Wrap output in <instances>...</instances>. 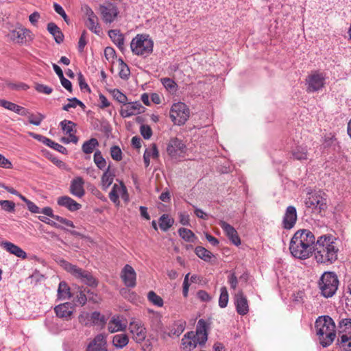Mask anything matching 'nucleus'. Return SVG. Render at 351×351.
<instances>
[{
    "label": "nucleus",
    "mask_w": 351,
    "mask_h": 351,
    "mask_svg": "<svg viewBox=\"0 0 351 351\" xmlns=\"http://www.w3.org/2000/svg\"><path fill=\"white\" fill-rule=\"evenodd\" d=\"M315 243V237L311 231L299 230L290 241L289 250L294 257L306 259L312 254Z\"/></svg>",
    "instance_id": "nucleus-1"
},
{
    "label": "nucleus",
    "mask_w": 351,
    "mask_h": 351,
    "mask_svg": "<svg viewBox=\"0 0 351 351\" xmlns=\"http://www.w3.org/2000/svg\"><path fill=\"white\" fill-rule=\"evenodd\" d=\"M313 252L318 263H333L337 259L339 252L336 239L332 235L320 236L315 244Z\"/></svg>",
    "instance_id": "nucleus-2"
},
{
    "label": "nucleus",
    "mask_w": 351,
    "mask_h": 351,
    "mask_svg": "<svg viewBox=\"0 0 351 351\" xmlns=\"http://www.w3.org/2000/svg\"><path fill=\"white\" fill-rule=\"evenodd\" d=\"M315 328L319 343L324 348H326L332 343L336 337V326L330 316H319L315 321Z\"/></svg>",
    "instance_id": "nucleus-3"
},
{
    "label": "nucleus",
    "mask_w": 351,
    "mask_h": 351,
    "mask_svg": "<svg viewBox=\"0 0 351 351\" xmlns=\"http://www.w3.org/2000/svg\"><path fill=\"white\" fill-rule=\"evenodd\" d=\"M60 263V265L67 272L82 282L92 287H96L97 286L98 281L90 271L83 269L75 265H73L65 260H61Z\"/></svg>",
    "instance_id": "nucleus-4"
},
{
    "label": "nucleus",
    "mask_w": 351,
    "mask_h": 351,
    "mask_svg": "<svg viewBox=\"0 0 351 351\" xmlns=\"http://www.w3.org/2000/svg\"><path fill=\"white\" fill-rule=\"evenodd\" d=\"M320 293L324 298L332 297L339 287V280L335 273L326 271L320 277L318 282Z\"/></svg>",
    "instance_id": "nucleus-5"
},
{
    "label": "nucleus",
    "mask_w": 351,
    "mask_h": 351,
    "mask_svg": "<svg viewBox=\"0 0 351 351\" xmlns=\"http://www.w3.org/2000/svg\"><path fill=\"white\" fill-rule=\"evenodd\" d=\"M154 42L147 34H137L130 43L132 53L136 56L147 57L153 51Z\"/></svg>",
    "instance_id": "nucleus-6"
},
{
    "label": "nucleus",
    "mask_w": 351,
    "mask_h": 351,
    "mask_svg": "<svg viewBox=\"0 0 351 351\" xmlns=\"http://www.w3.org/2000/svg\"><path fill=\"white\" fill-rule=\"evenodd\" d=\"M189 114V109L184 103H175L171 108L170 118L176 125H184L188 120Z\"/></svg>",
    "instance_id": "nucleus-7"
},
{
    "label": "nucleus",
    "mask_w": 351,
    "mask_h": 351,
    "mask_svg": "<svg viewBox=\"0 0 351 351\" xmlns=\"http://www.w3.org/2000/svg\"><path fill=\"white\" fill-rule=\"evenodd\" d=\"M326 75L318 71H313L305 80L306 92L308 93L321 90L325 86Z\"/></svg>",
    "instance_id": "nucleus-8"
},
{
    "label": "nucleus",
    "mask_w": 351,
    "mask_h": 351,
    "mask_svg": "<svg viewBox=\"0 0 351 351\" xmlns=\"http://www.w3.org/2000/svg\"><path fill=\"white\" fill-rule=\"evenodd\" d=\"M306 207L320 213L327 208V200L320 193H310L305 200Z\"/></svg>",
    "instance_id": "nucleus-9"
},
{
    "label": "nucleus",
    "mask_w": 351,
    "mask_h": 351,
    "mask_svg": "<svg viewBox=\"0 0 351 351\" xmlns=\"http://www.w3.org/2000/svg\"><path fill=\"white\" fill-rule=\"evenodd\" d=\"M129 330L136 342L141 343L145 339L147 331L141 321L136 319L131 321L129 325Z\"/></svg>",
    "instance_id": "nucleus-10"
},
{
    "label": "nucleus",
    "mask_w": 351,
    "mask_h": 351,
    "mask_svg": "<svg viewBox=\"0 0 351 351\" xmlns=\"http://www.w3.org/2000/svg\"><path fill=\"white\" fill-rule=\"evenodd\" d=\"M167 154H184L186 152L185 141L178 137L171 138L166 143Z\"/></svg>",
    "instance_id": "nucleus-11"
},
{
    "label": "nucleus",
    "mask_w": 351,
    "mask_h": 351,
    "mask_svg": "<svg viewBox=\"0 0 351 351\" xmlns=\"http://www.w3.org/2000/svg\"><path fill=\"white\" fill-rule=\"evenodd\" d=\"M297 219L298 215L295 207L289 206L282 217V227L285 230H291L295 226Z\"/></svg>",
    "instance_id": "nucleus-12"
},
{
    "label": "nucleus",
    "mask_w": 351,
    "mask_h": 351,
    "mask_svg": "<svg viewBox=\"0 0 351 351\" xmlns=\"http://www.w3.org/2000/svg\"><path fill=\"white\" fill-rule=\"evenodd\" d=\"M124 285L128 288H134L136 285V274L134 268L126 264L120 274Z\"/></svg>",
    "instance_id": "nucleus-13"
},
{
    "label": "nucleus",
    "mask_w": 351,
    "mask_h": 351,
    "mask_svg": "<svg viewBox=\"0 0 351 351\" xmlns=\"http://www.w3.org/2000/svg\"><path fill=\"white\" fill-rule=\"evenodd\" d=\"M75 309V307L73 304L71 302H64L56 306L54 308V312L58 317L69 321L72 319Z\"/></svg>",
    "instance_id": "nucleus-14"
},
{
    "label": "nucleus",
    "mask_w": 351,
    "mask_h": 351,
    "mask_svg": "<svg viewBox=\"0 0 351 351\" xmlns=\"http://www.w3.org/2000/svg\"><path fill=\"white\" fill-rule=\"evenodd\" d=\"M145 111V107L142 106L140 101L128 102L123 104L120 111L122 117H130L134 114H138Z\"/></svg>",
    "instance_id": "nucleus-15"
},
{
    "label": "nucleus",
    "mask_w": 351,
    "mask_h": 351,
    "mask_svg": "<svg viewBox=\"0 0 351 351\" xmlns=\"http://www.w3.org/2000/svg\"><path fill=\"white\" fill-rule=\"evenodd\" d=\"M85 351H108L106 335L98 334L87 345Z\"/></svg>",
    "instance_id": "nucleus-16"
},
{
    "label": "nucleus",
    "mask_w": 351,
    "mask_h": 351,
    "mask_svg": "<svg viewBox=\"0 0 351 351\" xmlns=\"http://www.w3.org/2000/svg\"><path fill=\"white\" fill-rule=\"evenodd\" d=\"M99 10L102 19L106 23H112L119 14L117 6L110 3L106 5H100Z\"/></svg>",
    "instance_id": "nucleus-17"
},
{
    "label": "nucleus",
    "mask_w": 351,
    "mask_h": 351,
    "mask_svg": "<svg viewBox=\"0 0 351 351\" xmlns=\"http://www.w3.org/2000/svg\"><path fill=\"white\" fill-rule=\"evenodd\" d=\"M208 324L203 319H200L197 324L195 336L200 346H204L208 340Z\"/></svg>",
    "instance_id": "nucleus-18"
},
{
    "label": "nucleus",
    "mask_w": 351,
    "mask_h": 351,
    "mask_svg": "<svg viewBox=\"0 0 351 351\" xmlns=\"http://www.w3.org/2000/svg\"><path fill=\"white\" fill-rule=\"evenodd\" d=\"M323 152L331 153L340 152V146L337 139L332 134L325 136L324 141L322 145Z\"/></svg>",
    "instance_id": "nucleus-19"
},
{
    "label": "nucleus",
    "mask_w": 351,
    "mask_h": 351,
    "mask_svg": "<svg viewBox=\"0 0 351 351\" xmlns=\"http://www.w3.org/2000/svg\"><path fill=\"white\" fill-rule=\"evenodd\" d=\"M29 32L21 26L15 27L10 30L8 36L14 42L23 43Z\"/></svg>",
    "instance_id": "nucleus-20"
},
{
    "label": "nucleus",
    "mask_w": 351,
    "mask_h": 351,
    "mask_svg": "<svg viewBox=\"0 0 351 351\" xmlns=\"http://www.w3.org/2000/svg\"><path fill=\"white\" fill-rule=\"evenodd\" d=\"M199 344L193 331L186 332L182 339L181 348L184 351H191Z\"/></svg>",
    "instance_id": "nucleus-21"
},
{
    "label": "nucleus",
    "mask_w": 351,
    "mask_h": 351,
    "mask_svg": "<svg viewBox=\"0 0 351 351\" xmlns=\"http://www.w3.org/2000/svg\"><path fill=\"white\" fill-rule=\"evenodd\" d=\"M60 125L63 132L69 134V137H67V142L76 143L78 141L77 137L75 135L76 131L74 128H75L76 124L71 121L64 119L60 123Z\"/></svg>",
    "instance_id": "nucleus-22"
},
{
    "label": "nucleus",
    "mask_w": 351,
    "mask_h": 351,
    "mask_svg": "<svg viewBox=\"0 0 351 351\" xmlns=\"http://www.w3.org/2000/svg\"><path fill=\"white\" fill-rule=\"evenodd\" d=\"M84 184V182L82 178L77 177L73 179L70 185V193L77 197H82L85 194Z\"/></svg>",
    "instance_id": "nucleus-23"
},
{
    "label": "nucleus",
    "mask_w": 351,
    "mask_h": 351,
    "mask_svg": "<svg viewBox=\"0 0 351 351\" xmlns=\"http://www.w3.org/2000/svg\"><path fill=\"white\" fill-rule=\"evenodd\" d=\"M57 204L60 206L64 207L71 212L77 211L82 208L80 204L66 195L59 197L57 199Z\"/></svg>",
    "instance_id": "nucleus-24"
},
{
    "label": "nucleus",
    "mask_w": 351,
    "mask_h": 351,
    "mask_svg": "<svg viewBox=\"0 0 351 351\" xmlns=\"http://www.w3.org/2000/svg\"><path fill=\"white\" fill-rule=\"evenodd\" d=\"M338 332L342 342L351 338V319H342L339 322Z\"/></svg>",
    "instance_id": "nucleus-25"
},
{
    "label": "nucleus",
    "mask_w": 351,
    "mask_h": 351,
    "mask_svg": "<svg viewBox=\"0 0 351 351\" xmlns=\"http://www.w3.org/2000/svg\"><path fill=\"white\" fill-rule=\"evenodd\" d=\"M1 247L7 252L16 256L25 259L27 258V253L19 246L11 243L10 241H2L1 243Z\"/></svg>",
    "instance_id": "nucleus-26"
},
{
    "label": "nucleus",
    "mask_w": 351,
    "mask_h": 351,
    "mask_svg": "<svg viewBox=\"0 0 351 351\" xmlns=\"http://www.w3.org/2000/svg\"><path fill=\"white\" fill-rule=\"evenodd\" d=\"M126 327V323L122 322L119 316H113L108 324V330L110 333L123 331Z\"/></svg>",
    "instance_id": "nucleus-27"
},
{
    "label": "nucleus",
    "mask_w": 351,
    "mask_h": 351,
    "mask_svg": "<svg viewBox=\"0 0 351 351\" xmlns=\"http://www.w3.org/2000/svg\"><path fill=\"white\" fill-rule=\"evenodd\" d=\"M219 225L234 245H238L241 243V240L237 235V232L232 226L225 221H221Z\"/></svg>",
    "instance_id": "nucleus-28"
},
{
    "label": "nucleus",
    "mask_w": 351,
    "mask_h": 351,
    "mask_svg": "<svg viewBox=\"0 0 351 351\" xmlns=\"http://www.w3.org/2000/svg\"><path fill=\"white\" fill-rule=\"evenodd\" d=\"M35 138L38 139L40 142L45 144V145L51 147L55 151L60 152V154H65V152H66V149L64 147L44 136H42L40 134H36Z\"/></svg>",
    "instance_id": "nucleus-29"
},
{
    "label": "nucleus",
    "mask_w": 351,
    "mask_h": 351,
    "mask_svg": "<svg viewBox=\"0 0 351 351\" xmlns=\"http://www.w3.org/2000/svg\"><path fill=\"white\" fill-rule=\"evenodd\" d=\"M108 36L111 40L117 45L121 51L124 49V36L119 29H110L108 31Z\"/></svg>",
    "instance_id": "nucleus-30"
},
{
    "label": "nucleus",
    "mask_w": 351,
    "mask_h": 351,
    "mask_svg": "<svg viewBox=\"0 0 351 351\" xmlns=\"http://www.w3.org/2000/svg\"><path fill=\"white\" fill-rule=\"evenodd\" d=\"M47 31L51 34L58 44H60L64 40V34L62 32L60 28L53 22H50L47 24Z\"/></svg>",
    "instance_id": "nucleus-31"
},
{
    "label": "nucleus",
    "mask_w": 351,
    "mask_h": 351,
    "mask_svg": "<svg viewBox=\"0 0 351 351\" xmlns=\"http://www.w3.org/2000/svg\"><path fill=\"white\" fill-rule=\"evenodd\" d=\"M38 219L40 221H41L42 222H44L52 227H54L56 228H58V229H61V230H63L64 231H66V232H69L71 235L73 236H75V237H80L82 236V234L75 231V230H69L65 228H64L63 226L59 225L58 223H57L56 222L53 221V220H51L50 219H49L48 217H45V216H38Z\"/></svg>",
    "instance_id": "nucleus-32"
},
{
    "label": "nucleus",
    "mask_w": 351,
    "mask_h": 351,
    "mask_svg": "<svg viewBox=\"0 0 351 351\" xmlns=\"http://www.w3.org/2000/svg\"><path fill=\"white\" fill-rule=\"evenodd\" d=\"M186 322L182 320L175 322L170 327L168 335L172 336H180L185 329Z\"/></svg>",
    "instance_id": "nucleus-33"
},
{
    "label": "nucleus",
    "mask_w": 351,
    "mask_h": 351,
    "mask_svg": "<svg viewBox=\"0 0 351 351\" xmlns=\"http://www.w3.org/2000/svg\"><path fill=\"white\" fill-rule=\"evenodd\" d=\"M58 298L60 300H66L71 298L70 287L65 281H61L59 283Z\"/></svg>",
    "instance_id": "nucleus-34"
},
{
    "label": "nucleus",
    "mask_w": 351,
    "mask_h": 351,
    "mask_svg": "<svg viewBox=\"0 0 351 351\" xmlns=\"http://www.w3.org/2000/svg\"><path fill=\"white\" fill-rule=\"evenodd\" d=\"M123 193L126 194V188L124 185L121 184L120 186L114 184L111 191L109 193L110 199L117 204L119 203V193Z\"/></svg>",
    "instance_id": "nucleus-35"
},
{
    "label": "nucleus",
    "mask_w": 351,
    "mask_h": 351,
    "mask_svg": "<svg viewBox=\"0 0 351 351\" xmlns=\"http://www.w3.org/2000/svg\"><path fill=\"white\" fill-rule=\"evenodd\" d=\"M129 338L126 334L121 333L113 336L112 344L117 348H123L128 345Z\"/></svg>",
    "instance_id": "nucleus-36"
},
{
    "label": "nucleus",
    "mask_w": 351,
    "mask_h": 351,
    "mask_svg": "<svg viewBox=\"0 0 351 351\" xmlns=\"http://www.w3.org/2000/svg\"><path fill=\"white\" fill-rule=\"evenodd\" d=\"M85 25L89 30L97 35L101 32V27L99 24L98 17L88 18L85 21Z\"/></svg>",
    "instance_id": "nucleus-37"
},
{
    "label": "nucleus",
    "mask_w": 351,
    "mask_h": 351,
    "mask_svg": "<svg viewBox=\"0 0 351 351\" xmlns=\"http://www.w3.org/2000/svg\"><path fill=\"white\" fill-rule=\"evenodd\" d=\"M174 219L167 214H163L159 218L160 228L164 231H167L173 224Z\"/></svg>",
    "instance_id": "nucleus-38"
},
{
    "label": "nucleus",
    "mask_w": 351,
    "mask_h": 351,
    "mask_svg": "<svg viewBox=\"0 0 351 351\" xmlns=\"http://www.w3.org/2000/svg\"><path fill=\"white\" fill-rule=\"evenodd\" d=\"M98 145V141L95 138H92L83 143L82 151L84 154H92L95 148Z\"/></svg>",
    "instance_id": "nucleus-39"
},
{
    "label": "nucleus",
    "mask_w": 351,
    "mask_h": 351,
    "mask_svg": "<svg viewBox=\"0 0 351 351\" xmlns=\"http://www.w3.org/2000/svg\"><path fill=\"white\" fill-rule=\"evenodd\" d=\"M195 253L199 258L204 261H209L213 256L210 251L202 246L196 247L195 249Z\"/></svg>",
    "instance_id": "nucleus-40"
},
{
    "label": "nucleus",
    "mask_w": 351,
    "mask_h": 351,
    "mask_svg": "<svg viewBox=\"0 0 351 351\" xmlns=\"http://www.w3.org/2000/svg\"><path fill=\"white\" fill-rule=\"evenodd\" d=\"M119 75L123 80H128L130 75V71L128 66L123 62L121 58L119 59Z\"/></svg>",
    "instance_id": "nucleus-41"
},
{
    "label": "nucleus",
    "mask_w": 351,
    "mask_h": 351,
    "mask_svg": "<svg viewBox=\"0 0 351 351\" xmlns=\"http://www.w3.org/2000/svg\"><path fill=\"white\" fill-rule=\"evenodd\" d=\"M161 82L164 87L169 92L174 93L176 91L178 85L173 80L165 77L161 79Z\"/></svg>",
    "instance_id": "nucleus-42"
},
{
    "label": "nucleus",
    "mask_w": 351,
    "mask_h": 351,
    "mask_svg": "<svg viewBox=\"0 0 351 351\" xmlns=\"http://www.w3.org/2000/svg\"><path fill=\"white\" fill-rule=\"evenodd\" d=\"M228 302V293L226 287H222L220 289V295L219 298V306L221 308L227 306Z\"/></svg>",
    "instance_id": "nucleus-43"
},
{
    "label": "nucleus",
    "mask_w": 351,
    "mask_h": 351,
    "mask_svg": "<svg viewBox=\"0 0 351 351\" xmlns=\"http://www.w3.org/2000/svg\"><path fill=\"white\" fill-rule=\"evenodd\" d=\"M68 101H69V103L63 106L62 107V110L65 111H69V108H75L77 107V106H79L82 108H85V105L84 104V103L82 102L78 99H77L76 97L69 98L68 99Z\"/></svg>",
    "instance_id": "nucleus-44"
},
{
    "label": "nucleus",
    "mask_w": 351,
    "mask_h": 351,
    "mask_svg": "<svg viewBox=\"0 0 351 351\" xmlns=\"http://www.w3.org/2000/svg\"><path fill=\"white\" fill-rule=\"evenodd\" d=\"M147 298L153 304L161 307L163 306V300L154 291H150L147 294Z\"/></svg>",
    "instance_id": "nucleus-45"
},
{
    "label": "nucleus",
    "mask_w": 351,
    "mask_h": 351,
    "mask_svg": "<svg viewBox=\"0 0 351 351\" xmlns=\"http://www.w3.org/2000/svg\"><path fill=\"white\" fill-rule=\"evenodd\" d=\"M114 176L108 171H106L101 177V186L104 190H106L112 183Z\"/></svg>",
    "instance_id": "nucleus-46"
},
{
    "label": "nucleus",
    "mask_w": 351,
    "mask_h": 351,
    "mask_svg": "<svg viewBox=\"0 0 351 351\" xmlns=\"http://www.w3.org/2000/svg\"><path fill=\"white\" fill-rule=\"evenodd\" d=\"M179 235L185 241L193 242V238L195 237L194 233L189 229L180 228L178 230Z\"/></svg>",
    "instance_id": "nucleus-47"
},
{
    "label": "nucleus",
    "mask_w": 351,
    "mask_h": 351,
    "mask_svg": "<svg viewBox=\"0 0 351 351\" xmlns=\"http://www.w3.org/2000/svg\"><path fill=\"white\" fill-rule=\"evenodd\" d=\"M1 208L6 212L14 213L15 211V204L10 200H0Z\"/></svg>",
    "instance_id": "nucleus-48"
},
{
    "label": "nucleus",
    "mask_w": 351,
    "mask_h": 351,
    "mask_svg": "<svg viewBox=\"0 0 351 351\" xmlns=\"http://www.w3.org/2000/svg\"><path fill=\"white\" fill-rule=\"evenodd\" d=\"M113 97L121 104H125L128 101V97L125 94L121 93L119 89H114L112 91Z\"/></svg>",
    "instance_id": "nucleus-49"
},
{
    "label": "nucleus",
    "mask_w": 351,
    "mask_h": 351,
    "mask_svg": "<svg viewBox=\"0 0 351 351\" xmlns=\"http://www.w3.org/2000/svg\"><path fill=\"white\" fill-rule=\"evenodd\" d=\"M45 117L41 114H38L37 115H34L32 113L29 114L28 116V121L31 124H33L34 125H40L42 121L44 119Z\"/></svg>",
    "instance_id": "nucleus-50"
},
{
    "label": "nucleus",
    "mask_w": 351,
    "mask_h": 351,
    "mask_svg": "<svg viewBox=\"0 0 351 351\" xmlns=\"http://www.w3.org/2000/svg\"><path fill=\"white\" fill-rule=\"evenodd\" d=\"M34 88L37 92L45 95H49L53 91V89L51 87L39 83L35 84Z\"/></svg>",
    "instance_id": "nucleus-51"
},
{
    "label": "nucleus",
    "mask_w": 351,
    "mask_h": 351,
    "mask_svg": "<svg viewBox=\"0 0 351 351\" xmlns=\"http://www.w3.org/2000/svg\"><path fill=\"white\" fill-rule=\"evenodd\" d=\"M77 80L80 88L83 91L90 92V88L88 84L86 82L85 78L82 73L77 74Z\"/></svg>",
    "instance_id": "nucleus-52"
},
{
    "label": "nucleus",
    "mask_w": 351,
    "mask_h": 351,
    "mask_svg": "<svg viewBox=\"0 0 351 351\" xmlns=\"http://www.w3.org/2000/svg\"><path fill=\"white\" fill-rule=\"evenodd\" d=\"M53 8H54V10L63 18L64 21L67 24H69V19L68 16L66 15L65 11L62 8V7L57 3H54Z\"/></svg>",
    "instance_id": "nucleus-53"
},
{
    "label": "nucleus",
    "mask_w": 351,
    "mask_h": 351,
    "mask_svg": "<svg viewBox=\"0 0 351 351\" xmlns=\"http://www.w3.org/2000/svg\"><path fill=\"white\" fill-rule=\"evenodd\" d=\"M141 134L145 139H149L152 135V130L147 125H142L140 128Z\"/></svg>",
    "instance_id": "nucleus-54"
},
{
    "label": "nucleus",
    "mask_w": 351,
    "mask_h": 351,
    "mask_svg": "<svg viewBox=\"0 0 351 351\" xmlns=\"http://www.w3.org/2000/svg\"><path fill=\"white\" fill-rule=\"evenodd\" d=\"M87 44L86 40V31L84 30L80 37L79 42H78V50L80 52H82L84 51V49L85 46Z\"/></svg>",
    "instance_id": "nucleus-55"
},
{
    "label": "nucleus",
    "mask_w": 351,
    "mask_h": 351,
    "mask_svg": "<svg viewBox=\"0 0 351 351\" xmlns=\"http://www.w3.org/2000/svg\"><path fill=\"white\" fill-rule=\"evenodd\" d=\"M94 161L99 169H104L106 167V162L102 155H94Z\"/></svg>",
    "instance_id": "nucleus-56"
},
{
    "label": "nucleus",
    "mask_w": 351,
    "mask_h": 351,
    "mask_svg": "<svg viewBox=\"0 0 351 351\" xmlns=\"http://www.w3.org/2000/svg\"><path fill=\"white\" fill-rule=\"evenodd\" d=\"M48 158L56 166H58L60 168L65 169L66 165L65 163L58 159V158L56 155H47Z\"/></svg>",
    "instance_id": "nucleus-57"
},
{
    "label": "nucleus",
    "mask_w": 351,
    "mask_h": 351,
    "mask_svg": "<svg viewBox=\"0 0 351 351\" xmlns=\"http://www.w3.org/2000/svg\"><path fill=\"white\" fill-rule=\"evenodd\" d=\"M339 345L344 351H351V338L344 342H342V338H340Z\"/></svg>",
    "instance_id": "nucleus-58"
},
{
    "label": "nucleus",
    "mask_w": 351,
    "mask_h": 351,
    "mask_svg": "<svg viewBox=\"0 0 351 351\" xmlns=\"http://www.w3.org/2000/svg\"><path fill=\"white\" fill-rule=\"evenodd\" d=\"M104 55L108 60L113 59L116 56L115 50L111 47H107L104 50Z\"/></svg>",
    "instance_id": "nucleus-59"
},
{
    "label": "nucleus",
    "mask_w": 351,
    "mask_h": 351,
    "mask_svg": "<svg viewBox=\"0 0 351 351\" xmlns=\"http://www.w3.org/2000/svg\"><path fill=\"white\" fill-rule=\"evenodd\" d=\"M86 289L84 291L80 290L77 295V302L82 306L84 305L87 301V298L85 294Z\"/></svg>",
    "instance_id": "nucleus-60"
},
{
    "label": "nucleus",
    "mask_w": 351,
    "mask_h": 351,
    "mask_svg": "<svg viewBox=\"0 0 351 351\" xmlns=\"http://www.w3.org/2000/svg\"><path fill=\"white\" fill-rule=\"evenodd\" d=\"M40 213H43L49 217L53 218L55 220L56 217H58V215L53 214V209L49 206L43 208L41 210H40Z\"/></svg>",
    "instance_id": "nucleus-61"
},
{
    "label": "nucleus",
    "mask_w": 351,
    "mask_h": 351,
    "mask_svg": "<svg viewBox=\"0 0 351 351\" xmlns=\"http://www.w3.org/2000/svg\"><path fill=\"white\" fill-rule=\"evenodd\" d=\"M228 282H229V284L230 285L231 289H235L237 286V284H238V280H237V278L235 276V274H230L228 276Z\"/></svg>",
    "instance_id": "nucleus-62"
},
{
    "label": "nucleus",
    "mask_w": 351,
    "mask_h": 351,
    "mask_svg": "<svg viewBox=\"0 0 351 351\" xmlns=\"http://www.w3.org/2000/svg\"><path fill=\"white\" fill-rule=\"evenodd\" d=\"M56 220L58 221V222L62 223V224L66 225L68 227L75 228V225H74V223H73V222L72 221L69 220V219H67L66 218H64L62 217H60L59 215H58V217H56Z\"/></svg>",
    "instance_id": "nucleus-63"
},
{
    "label": "nucleus",
    "mask_w": 351,
    "mask_h": 351,
    "mask_svg": "<svg viewBox=\"0 0 351 351\" xmlns=\"http://www.w3.org/2000/svg\"><path fill=\"white\" fill-rule=\"evenodd\" d=\"M197 295L203 302H208L210 300L209 294L204 290L198 291Z\"/></svg>",
    "instance_id": "nucleus-64"
}]
</instances>
